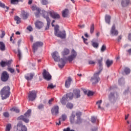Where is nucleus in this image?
<instances>
[{
	"mask_svg": "<svg viewBox=\"0 0 131 131\" xmlns=\"http://www.w3.org/2000/svg\"><path fill=\"white\" fill-rule=\"evenodd\" d=\"M99 79V72L94 74L93 77H92L90 81L92 82L93 85H95L96 83H98Z\"/></svg>",
	"mask_w": 131,
	"mask_h": 131,
	"instance_id": "obj_5",
	"label": "nucleus"
},
{
	"mask_svg": "<svg viewBox=\"0 0 131 131\" xmlns=\"http://www.w3.org/2000/svg\"><path fill=\"white\" fill-rule=\"evenodd\" d=\"M28 97L29 101H31V102L35 101L37 97V92L35 90L29 91Z\"/></svg>",
	"mask_w": 131,
	"mask_h": 131,
	"instance_id": "obj_4",
	"label": "nucleus"
},
{
	"mask_svg": "<svg viewBox=\"0 0 131 131\" xmlns=\"http://www.w3.org/2000/svg\"><path fill=\"white\" fill-rule=\"evenodd\" d=\"M49 14L53 19H60V15H59V14L57 13L56 12L54 11H50Z\"/></svg>",
	"mask_w": 131,
	"mask_h": 131,
	"instance_id": "obj_15",
	"label": "nucleus"
},
{
	"mask_svg": "<svg viewBox=\"0 0 131 131\" xmlns=\"http://www.w3.org/2000/svg\"><path fill=\"white\" fill-rule=\"evenodd\" d=\"M8 71L10 72L11 73H14L15 72V70L13 68H8Z\"/></svg>",
	"mask_w": 131,
	"mask_h": 131,
	"instance_id": "obj_50",
	"label": "nucleus"
},
{
	"mask_svg": "<svg viewBox=\"0 0 131 131\" xmlns=\"http://www.w3.org/2000/svg\"><path fill=\"white\" fill-rule=\"evenodd\" d=\"M53 101H54V99L53 98H51L50 100H49V104L51 105V104H52V102H53Z\"/></svg>",
	"mask_w": 131,
	"mask_h": 131,
	"instance_id": "obj_60",
	"label": "nucleus"
},
{
	"mask_svg": "<svg viewBox=\"0 0 131 131\" xmlns=\"http://www.w3.org/2000/svg\"><path fill=\"white\" fill-rule=\"evenodd\" d=\"M67 119V116H66V115H62L61 119H62V121H65V120H66Z\"/></svg>",
	"mask_w": 131,
	"mask_h": 131,
	"instance_id": "obj_47",
	"label": "nucleus"
},
{
	"mask_svg": "<svg viewBox=\"0 0 131 131\" xmlns=\"http://www.w3.org/2000/svg\"><path fill=\"white\" fill-rule=\"evenodd\" d=\"M92 46L93 47H94V48H98V47L99 46V44H98V43L96 42H93Z\"/></svg>",
	"mask_w": 131,
	"mask_h": 131,
	"instance_id": "obj_49",
	"label": "nucleus"
},
{
	"mask_svg": "<svg viewBox=\"0 0 131 131\" xmlns=\"http://www.w3.org/2000/svg\"><path fill=\"white\" fill-rule=\"evenodd\" d=\"M76 116L77 117V118L78 117H80V116H81V112H77V113H76Z\"/></svg>",
	"mask_w": 131,
	"mask_h": 131,
	"instance_id": "obj_51",
	"label": "nucleus"
},
{
	"mask_svg": "<svg viewBox=\"0 0 131 131\" xmlns=\"http://www.w3.org/2000/svg\"><path fill=\"white\" fill-rule=\"evenodd\" d=\"M52 114L53 115H57L59 114V106L58 105L54 106L51 110Z\"/></svg>",
	"mask_w": 131,
	"mask_h": 131,
	"instance_id": "obj_14",
	"label": "nucleus"
},
{
	"mask_svg": "<svg viewBox=\"0 0 131 131\" xmlns=\"http://www.w3.org/2000/svg\"><path fill=\"white\" fill-rule=\"evenodd\" d=\"M19 60L21 59V51L20 50H18V55H17Z\"/></svg>",
	"mask_w": 131,
	"mask_h": 131,
	"instance_id": "obj_55",
	"label": "nucleus"
},
{
	"mask_svg": "<svg viewBox=\"0 0 131 131\" xmlns=\"http://www.w3.org/2000/svg\"><path fill=\"white\" fill-rule=\"evenodd\" d=\"M0 50L2 52H4V51H6V45H5V43L3 41H0Z\"/></svg>",
	"mask_w": 131,
	"mask_h": 131,
	"instance_id": "obj_24",
	"label": "nucleus"
},
{
	"mask_svg": "<svg viewBox=\"0 0 131 131\" xmlns=\"http://www.w3.org/2000/svg\"><path fill=\"white\" fill-rule=\"evenodd\" d=\"M129 54H131V48L127 51Z\"/></svg>",
	"mask_w": 131,
	"mask_h": 131,
	"instance_id": "obj_64",
	"label": "nucleus"
},
{
	"mask_svg": "<svg viewBox=\"0 0 131 131\" xmlns=\"http://www.w3.org/2000/svg\"><path fill=\"white\" fill-rule=\"evenodd\" d=\"M41 15L43 18L46 19L47 21H48V19H50V17H49V12L45 11L44 10L41 11Z\"/></svg>",
	"mask_w": 131,
	"mask_h": 131,
	"instance_id": "obj_17",
	"label": "nucleus"
},
{
	"mask_svg": "<svg viewBox=\"0 0 131 131\" xmlns=\"http://www.w3.org/2000/svg\"><path fill=\"white\" fill-rule=\"evenodd\" d=\"M105 64L107 68H110L113 64V60H110L109 59H107Z\"/></svg>",
	"mask_w": 131,
	"mask_h": 131,
	"instance_id": "obj_25",
	"label": "nucleus"
},
{
	"mask_svg": "<svg viewBox=\"0 0 131 131\" xmlns=\"http://www.w3.org/2000/svg\"><path fill=\"white\" fill-rule=\"evenodd\" d=\"M129 3V0H122L121 2V5L123 7H126Z\"/></svg>",
	"mask_w": 131,
	"mask_h": 131,
	"instance_id": "obj_27",
	"label": "nucleus"
},
{
	"mask_svg": "<svg viewBox=\"0 0 131 131\" xmlns=\"http://www.w3.org/2000/svg\"><path fill=\"white\" fill-rule=\"evenodd\" d=\"M128 39L131 41V34H129L128 36Z\"/></svg>",
	"mask_w": 131,
	"mask_h": 131,
	"instance_id": "obj_62",
	"label": "nucleus"
},
{
	"mask_svg": "<svg viewBox=\"0 0 131 131\" xmlns=\"http://www.w3.org/2000/svg\"><path fill=\"white\" fill-rule=\"evenodd\" d=\"M60 62L58 64V66L59 68H63L64 66H65V59L64 58H61L60 60H59Z\"/></svg>",
	"mask_w": 131,
	"mask_h": 131,
	"instance_id": "obj_19",
	"label": "nucleus"
},
{
	"mask_svg": "<svg viewBox=\"0 0 131 131\" xmlns=\"http://www.w3.org/2000/svg\"><path fill=\"white\" fill-rule=\"evenodd\" d=\"M67 102V97H63L61 100V103L62 105H66Z\"/></svg>",
	"mask_w": 131,
	"mask_h": 131,
	"instance_id": "obj_32",
	"label": "nucleus"
},
{
	"mask_svg": "<svg viewBox=\"0 0 131 131\" xmlns=\"http://www.w3.org/2000/svg\"><path fill=\"white\" fill-rule=\"evenodd\" d=\"M54 35L62 39L66 38V32L65 31H59V26L56 25L54 28Z\"/></svg>",
	"mask_w": 131,
	"mask_h": 131,
	"instance_id": "obj_2",
	"label": "nucleus"
},
{
	"mask_svg": "<svg viewBox=\"0 0 131 131\" xmlns=\"http://www.w3.org/2000/svg\"><path fill=\"white\" fill-rule=\"evenodd\" d=\"M81 122H82V120L81 119V118H80V117H78L77 119L76 123H77L78 124H79L80 123H81Z\"/></svg>",
	"mask_w": 131,
	"mask_h": 131,
	"instance_id": "obj_42",
	"label": "nucleus"
},
{
	"mask_svg": "<svg viewBox=\"0 0 131 131\" xmlns=\"http://www.w3.org/2000/svg\"><path fill=\"white\" fill-rule=\"evenodd\" d=\"M130 70L129 69L127 68H126L125 69H124V72L126 74H128L130 73Z\"/></svg>",
	"mask_w": 131,
	"mask_h": 131,
	"instance_id": "obj_48",
	"label": "nucleus"
},
{
	"mask_svg": "<svg viewBox=\"0 0 131 131\" xmlns=\"http://www.w3.org/2000/svg\"><path fill=\"white\" fill-rule=\"evenodd\" d=\"M110 32H111V34L113 36L118 35L119 32H118V31H117L116 29L115 25H113Z\"/></svg>",
	"mask_w": 131,
	"mask_h": 131,
	"instance_id": "obj_12",
	"label": "nucleus"
},
{
	"mask_svg": "<svg viewBox=\"0 0 131 131\" xmlns=\"http://www.w3.org/2000/svg\"><path fill=\"white\" fill-rule=\"evenodd\" d=\"M31 114V110H28L26 113H25L24 116L21 115L19 116L18 118V120H23L24 121V122H26V123H28L29 122V120L28 118L29 116H30Z\"/></svg>",
	"mask_w": 131,
	"mask_h": 131,
	"instance_id": "obj_3",
	"label": "nucleus"
},
{
	"mask_svg": "<svg viewBox=\"0 0 131 131\" xmlns=\"http://www.w3.org/2000/svg\"><path fill=\"white\" fill-rule=\"evenodd\" d=\"M12 61L13 60H7L6 61H2L1 63L2 67H6V66H8V67H10Z\"/></svg>",
	"mask_w": 131,
	"mask_h": 131,
	"instance_id": "obj_13",
	"label": "nucleus"
},
{
	"mask_svg": "<svg viewBox=\"0 0 131 131\" xmlns=\"http://www.w3.org/2000/svg\"><path fill=\"white\" fill-rule=\"evenodd\" d=\"M107 49V47H106V46L105 45H103L101 49H100V51L101 52H104L105 51H106V49Z\"/></svg>",
	"mask_w": 131,
	"mask_h": 131,
	"instance_id": "obj_39",
	"label": "nucleus"
},
{
	"mask_svg": "<svg viewBox=\"0 0 131 131\" xmlns=\"http://www.w3.org/2000/svg\"><path fill=\"white\" fill-rule=\"evenodd\" d=\"M52 57L54 59L55 62H58L60 60V56H59V53L57 51H55L52 54Z\"/></svg>",
	"mask_w": 131,
	"mask_h": 131,
	"instance_id": "obj_11",
	"label": "nucleus"
},
{
	"mask_svg": "<svg viewBox=\"0 0 131 131\" xmlns=\"http://www.w3.org/2000/svg\"><path fill=\"white\" fill-rule=\"evenodd\" d=\"M27 29L29 31H32V27L31 26H29L27 27Z\"/></svg>",
	"mask_w": 131,
	"mask_h": 131,
	"instance_id": "obj_59",
	"label": "nucleus"
},
{
	"mask_svg": "<svg viewBox=\"0 0 131 131\" xmlns=\"http://www.w3.org/2000/svg\"><path fill=\"white\" fill-rule=\"evenodd\" d=\"M17 126L21 127V131H27V128L25 125H23L22 123H19L17 124Z\"/></svg>",
	"mask_w": 131,
	"mask_h": 131,
	"instance_id": "obj_28",
	"label": "nucleus"
},
{
	"mask_svg": "<svg viewBox=\"0 0 131 131\" xmlns=\"http://www.w3.org/2000/svg\"><path fill=\"white\" fill-rule=\"evenodd\" d=\"M73 98V93H70L67 94V99H70V100H72Z\"/></svg>",
	"mask_w": 131,
	"mask_h": 131,
	"instance_id": "obj_33",
	"label": "nucleus"
},
{
	"mask_svg": "<svg viewBox=\"0 0 131 131\" xmlns=\"http://www.w3.org/2000/svg\"><path fill=\"white\" fill-rule=\"evenodd\" d=\"M11 111H13L14 112H16V113H19L20 112V110L17 107H13L11 108Z\"/></svg>",
	"mask_w": 131,
	"mask_h": 131,
	"instance_id": "obj_37",
	"label": "nucleus"
},
{
	"mask_svg": "<svg viewBox=\"0 0 131 131\" xmlns=\"http://www.w3.org/2000/svg\"><path fill=\"white\" fill-rule=\"evenodd\" d=\"M47 26H46L45 30H48L50 28V24H51V19H47Z\"/></svg>",
	"mask_w": 131,
	"mask_h": 131,
	"instance_id": "obj_35",
	"label": "nucleus"
},
{
	"mask_svg": "<svg viewBox=\"0 0 131 131\" xmlns=\"http://www.w3.org/2000/svg\"><path fill=\"white\" fill-rule=\"evenodd\" d=\"M32 11H36V12L35 13V15L36 18H38V17H39V14H40V12L41 10H40L39 8L35 6H33L32 7Z\"/></svg>",
	"mask_w": 131,
	"mask_h": 131,
	"instance_id": "obj_10",
	"label": "nucleus"
},
{
	"mask_svg": "<svg viewBox=\"0 0 131 131\" xmlns=\"http://www.w3.org/2000/svg\"><path fill=\"white\" fill-rule=\"evenodd\" d=\"M102 61H103V58L101 57V59L99 61V73L103 71V66H102Z\"/></svg>",
	"mask_w": 131,
	"mask_h": 131,
	"instance_id": "obj_26",
	"label": "nucleus"
},
{
	"mask_svg": "<svg viewBox=\"0 0 131 131\" xmlns=\"http://www.w3.org/2000/svg\"><path fill=\"white\" fill-rule=\"evenodd\" d=\"M5 35H6V32H5V31H3L2 32L1 38H3V37H4V36H5Z\"/></svg>",
	"mask_w": 131,
	"mask_h": 131,
	"instance_id": "obj_57",
	"label": "nucleus"
},
{
	"mask_svg": "<svg viewBox=\"0 0 131 131\" xmlns=\"http://www.w3.org/2000/svg\"><path fill=\"white\" fill-rule=\"evenodd\" d=\"M14 20L15 21H16V24H20V23H21V18L20 17H19V16H15L14 17Z\"/></svg>",
	"mask_w": 131,
	"mask_h": 131,
	"instance_id": "obj_34",
	"label": "nucleus"
},
{
	"mask_svg": "<svg viewBox=\"0 0 131 131\" xmlns=\"http://www.w3.org/2000/svg\"><path fill=\"white\" fill-rule=\"evenodd\" d=\"M42 75H43V78L46 80H50V79L52 78V76L46 70H43Z\"/></svg>",
	"mask_w": 131,
	"mask_h": 131,
	"instance_id": "obj_9",
	"label": "nucleus"
},
{
	"mask_svg": "<svg viewBox=\"0 0 131 131\" xmlns=\"http://www.w3.org/2000/svg\"><path fill=\"white\" fill-rule=\"evenodd\" d=\"M70 51L68 49L65 48L63 52H62V54L63 55V56H66L67 55H68V54H69Z\"/></svg>",
	"mask_w": 131,
	"mask_h": 131,
	"instance_id": "obj_31",
	"label": "nucleus"
},
{
	"mask_svg": "<svg viewBox=\"0 0 131 131\" xmlns=\"http://www.w3.org/2000/svg\"><path fill=\"white\" fill-rule=\"evenodd\" d=\"M68 14H69V10H68V9H65L62 12V16L64 18L68 17Z\"/></svg>",
	"mask_w": 131,
	"mask_h": 131,
	"instance_id": "obj_23",
	"label": "nucleus"
},
{
	"mask_svg": "<svg viewBox=\"0 0 131 131\" xmlns=\"http://www.w3.org/2000/svg\"><path fill=\"white\" fill-rule=\"evenodd\" d=\"M122 35H120L118 37V39H117V40L118 41H120L121 39H122Z\"/></svg>",
	"mask_w": 131,
	"mask_h": 131,
	"instance_id": "obj_61",
	"label": "nucleus"
},
{
	"mask_svg": "<svg viewBox=\"0 0 131 131\" xmlns=\"http://www.w3.org/2000/svg\"><path fill=\"white\" fill-rule=\"evenodd\" d=\"M21 0H11V4L12 5H17Z\"/></svg>",
	"mask_w": 131,
	"mask_h": 131,
	"instance_id": "obj_36",
	"label": "nucleus"
},
{
	"mask_svg": "<svg viewBox=\"0 0 131 131\" xmlns=\"http://www.w3.org/2000/svg\"><path fill=\"white\" fill-rule=\"evenodd\" d=\"M108 98H109V99L111 100H112V99H114V94L111 93L110 94Z\"/></svg>",
	"mask_w": 131,
	"mask_h": 131,
	"instance_id": "obj_44",
	"label": "nucleus"
},
{
	"mask_svg": "<svg viewBox=\"0 0 131 131\" xmlns=\"http://www.w3.org/2000/svg\"><path fill=\"white\" fill-rule=\"evenodd\" d=\"M0 7L1 8H5V4L2 3L1 2H0Z\"/></svg>",
	"mask_w": 131,
	"mask_h": 131,
	"instance_id": "obj_58",
	"label": "nucleus"
},
{
	"mask_svg": "<svg viewBox=\"0 0 131 131\" xmlns=\"http://www.w3.org/2000/svg\"><path fill=\"white\" fill-rule=\"evenodd\" d=\"M94 24H92L90 28V33H93L94 32Z\"/></svg>",
	"mask_w": 131,
	"mask_h": 131,
	"instance_id": "obj_45",
	"label": "nucleus"
},
{
	"mask_svg": "<svg viewBox=\"0 0 131 131\" xmlns=\"http://www.w3.org/2000/svg\"><path fill=\"white\" fill-rule=\"evenodd\" d=\"M67 107H68L69 109H72V108H73V104L68 103L67 104Z\"/></svg>",
	"mask_w": 131,
	"mask_h": 131,
	"instance_id": "obj_38",
	"label": "nucleus"
},
{
	"mask_svg": "<svg viewBox=\"0 0 131 131\" xmlns=\"http://www.w3.org/2000/svg\"><path fill=\"white\" fill-rule=\"evenodd\" d=\"M75 118V112H72L71 116L70 117V120L71 123L74 122V119Z\"/></svg>",
	"mask_w": 131,
	"mask_h": 131,
	"instance_id": "obj_22",
	"label": "nucleus"
},
{
	"mask_svg": "<svg viewBox=\"0 0 131 131\" xmlns=\"http://www.w3.org/2000/svg\"><path fill=\"white\" fill-rule=\"evenodd\" d=\"M54 88H56V85H53V83L49 84L48 86V89H54Z\"/></svg>",
	"mask_w": 131,
	"mask_h": 131,
	"instance_id": "obj_43",
	"label": "nucleus"
},
{
	"mask_svg": "<svg viewBox=\"0 0 131 131\" xmlns=\"http://www.w3.org/2000/svg\"><path fill=\"white\" fill-rule=\"evenodd\" d=\"M35 27L38 29H40L41 27L43 26V23L40 21L37 20L36 22L35 23Z\"/></svg>",
	"mask_w": 131,
	"mask_h": 131,
	"instance_id": "obj_18",
	"label": "nucleus"
},
{
	"mask_svg": "<svg viewBox=\"0 0 131 131\" xmlns=\"http://www.w3.org/2000/svg\"><path fill=\"white\" fill-rule=\"evenodd\" d=\"M89 64H90L91 65H95V64H96V62L93 60H90L89 61Z\"/></svg>",
	"mask_w": 131,
	"mask_h": 131,
	"instance_id": "obj_54",
	"label": "nucleus"
},
{
	"mask_svg": "<svg viewBox=\"0 0 131 131\" xmlns=\"http://www.w3.org/2000/svg\"><path fill=\"white\" fill-rule=\"evenodd\" d=\"M105 22L108 24H110L111 20V16L110 15H106L105 17Z\"/></svg>",
	"mask_w": 131,
	"mask_h": 131,
	"instance_id": "obj_30",
	"label": "nucleus"
},
{
	"mask_svg": "<svg viewBox=\"0 0 131 131\" xmlns=\"http://www.w3.org/2000/svg\"><path fill=\"white\" fill-rule=\"evenodd\" d=\"M3 115L5 117H9L10 116V115L8 112H5L3 114Z\"/></svg>",
	"mask_w": 131,
	"mask_h": 131,
	"instance_id": "obj_53",
	"label": "nucleus"
},
{
	"mask_svg": "<svg viewBox=\"0 0 131 131\" xmlns=\"http://www.w3.org/2000/svg\"><path fill=\"white\" fill-rule=\"evenodd\" d=\"M71 82H72V79H71V77H69L68 79L66 80L65 82V86L67 88V89L70 88Z\"/></svg>",
	"mask_w": 131,
	"mask_h": 131,
	"instance_id": "obj_16",
	"label": "nucleus"
},
{
	"mask_svg": "<svg viewBox=\"0 0 131 131\" xmlns=\"http://www.w3.org/2000/svg\"><path fill=\"white\" fill-rule=\"evenodd\" d=\"M10 77V75L7 72V71H4L1 75V80L2 81H4L6 82V81H8L9 80V78Z\"/></svg>",
	"mask_w": 131,
	"mask_h": 131,
	"instance_id": "obj_6",
	"label": "nucleus"
},
{
	"mask_svg": "<svg viewBox=\"0 0 131 131\" xmlns=\"http://www.w3.org/2000/svg\"><path fill=\"white\" fill-rule=\"evenodd\" d=\"M11 124H8L6 126V131H10L11 130Z\"/></svg>",
	"mask_w": 131,
	"mask_h": 131,
	"instance_id": "obj_41",
	"label": "nucleus"
},
{
	"mask_svg": "<svg viewBox=\"0 0 131 131\" xmlns=\"http://www.w3.org/2000/svg\"><path fill=\"white\" fill-rule=\"evenodd\" d=\"M77 56V53H76V51L74 50V49H73L71 52V55L68 57V61H69V62H72V61L76 58Z\"/></svg>",
	"mask_w": 131,
	"mask_h": 131,
	"instance_id": "obj_8",
	"label": "nucleus"
},
{
	"mask_svg": "<svg viewBox=\"0 0 131 131\" xmlns=\"http://www.w3.org/2000/svg\"><path fill=\"white\" fill-rule=\"evenodd\" d=\"M38 109L39 110H41V109H43V104H40L38 106Z\"/></svg>",
	"mask_w": 131,
	"mask_h": 131,
	"instance_id": "obj_52",
	"label": "nucleus"
},
{
	"mask_svg": "<svg viewBox=\"0 0 131 131\" xmlns=\"http://www.w3.org/2000/svg\"><path fill=\"white\" fill-rule=\"evenodd\" d=\"M96 120H97L96 117H91V122H92V123H95V122H96Z\"/></svg>",
	"mask_w": 131,
	"mask_h": 131,
	"instance_id": "obj_46",
	"label": "nucleus"
},
{
	"mask_svg": "<svg viewBox=\"0 0 131 131\" xmlns=\"http://www.w3.org/2000/svg\"><path fill=\"white\" fill-rule=\"evenodd\" d=\"M32 4V0H29L28 2V5H31Z\"/></svg>",
	"mask_w": 131,
	"mask_h": 131,
	"instance_id": "obj_63",
	"label": "nucleus"
},
{
	"mask_svg": "<svg viewBox=\"0 0 131 131\" xmlns=\"http://www.w3.org/2000/svg\"><path fill=\"white\" fill-rule=\"evenodd\" d=\"M28 13L25 12L24 11H21V17L24 20H26L28 18Z\"/></svg>",
	"mask_w": 131,
	"mask_h": 131,
	"instance_id": "obj_21",
	"label": "nucleus"
},
{
	"mask_svg": "<svg viewBox=\"0 0 131 131\" xmlns=\"http://www.w3.org/2000/svg\"><path fill=\"white\" fill-rule=\"evenodd\" d=\"M11 88L9 86H4L0 92L2 100H6L11 95Z\"/></svg>",
	"mask_w": 131,
	"mask_h": 131,
	"instance_id": "obj_1",
	"label": "nucleus"
},
{
	"mask_svg": "<svg viewBox=\"0 0 131 131\" xmlns=\"http://www.w3.org/2000/svg\"><path fill=\"white\" fill-rule=\"evenodd\" d=\"M41 4L43 5H48V4H49V2L47 0H41Z\"/></svg>",
	"mask_w": 131,
	"mask_h": 131,
	"instance_id": "obj_40",
	"label": "nucleus"
},
{
	"mask_svg": "<svg viewBox=\"0 0 131 131\" xmlns=\"http://www.w3.org/2000/svg\"><path fill=\"white\" fill-rule=\"evenodd\" d=\"M33 76H34V73H30L27 74L25 77L26 79L27 80H31L33 78Z\"/></svg>",
	"mask_w": 131,
	"mask_h": 131,
	"instance_id": "obj_20",
	"label": "nucleus"
},
{
	"mask_svg": "<svg viewBox=\"0 0 131 131\" xmlns=\"http://www.w3.org/2000/svg\"><path fill=\"white\" fill-rule=\"evenodd\" d=\"M93 95H94V93H93V92L92 91H89L88 93V96L89 97H90V96H93Z\"/></svg>",
	"mask_w": 131,
	"mask_h": 131,
	"instance_id": "obj_56",
	"label": "nucleus"
},
{
	"mask_svg": "<svg viewBox=\"0 0 131 131\" xmlns=\"http://www.w3.org/2000/svg\"><path fill=\"white\" fill-rule=\"evenodd\" d=\"M75 96L76 98H80V90H74Z\"/></svg>",
	"mask_w": 131,
	"mask_h": 131,
	"instance_id": "obj_29",
	"label": "nucleus"
},
{
	"mask_svg": "<svg viewBox=\"0 0 131 131\" xmlns=\"http://www.w3.org/2000/svg\"><path fill=\"white\" fill-rule=\"evenodd\" d=\"M43 46V43L40 41H37L33 45V52L35 53V51H37V48H40Z\"/></svg>",
	"mask_w": 131,
	"mask_h": 131,
	"instance_id": "obj_7",
	"label": "nucleus"
}]
</instances>
